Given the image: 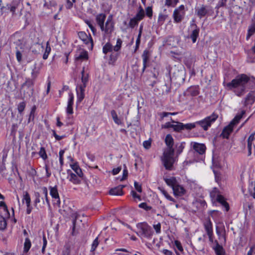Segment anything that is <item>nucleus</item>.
<instances>
[{"instance_id": "nucleus-43", "label": "nucleus", "mask_w": 255, "mask_h": 255, "mask_svg": "<svg viewBox=\"0 0 255 255\" xmlns=\"http://www.w3.org/2000/svg\"><path fill=\"white\" fill-rule=\"evenodd\" d=\"M39 154L40 156L44 160H45L47 158L45 150L43 147L40 148V151H39Z\"/></svg>"}, {"instance_id": "nucleus-31", "label": "nucleus", "mask_w": 255, "mask_h": 255, "mask_svg": "<svg viewBox=\"0 0 255 255\" xmlns=\"http://www.w3.org/2000/svg\"><path fill=\"white\" fill-rule=\"evenodd\" d=\"M255 32V21L249 27L246 39L248 40L250 37Z\"/></svg>"}, {"instance_id": "nucleus-33", "label": "nucleus", "mask_w": 255, "mask_h": 255, "mask_svg": "<svg viewBox=\"0 0 255 255\" xmlns=\"http://www.w3.org/2000/svg\"><path fill=\"white\" fill-rule=\"evenodd\" d=\"M114 49L112 45L109 43H107L103 48V52L104 54H106L107 53L109 52H111Z\"/></svg>"}, {"instance_id": "nucleus-37", "label": "nucleus", "mask_w": 255, "mask_h": 255, "mask_svg": "<svg viewBox=\"0 0 255 255\" xmlns=\"http://www.w3.org/2000/svg\"><path fill=\"white\" fill-rule=\"evenodd\" d=\"M178 2V0H165V5L167 6L174 7Z\"/></svg>"}, {"instance_id": "nucleus-60", "label": "nucleus", "mask_w": 255, "mask_h": 255, "mask_svg": "<svg viewBox=\"0 0 255 255\" xmlns=\"http://www.w3.org/2000/svg\"><path fill=\"white\" fill-rule=\"evenodd\" d=\"M247 255H255V245L251 248Z\"/></svg>"}, {"instance_id": "nucleus-21", "label": "nucleus", "mask_w": 255, "mask_h": 255, "mask_svg": "<svg viewBox=\"0 0 255 255\" xmlns=\"http://www.w3.org/2000/svg\"><path fill=\"white\" fill-rule=\"evenodd\" d=\"M165 142L166 145L167 146V147L166 148H170L171 149H174L173 148V139L170 134H168L166 136Z\"/></svg>"}, {"instance_id": "nucleus-25", "label": "nucleus", "mask_w": 255, "mask_h": 255, "mask_svg": "<svg viewBox=\"0 0 255 255\" xmlns=\"http://www.w3.org/2000/svg\"><path fill=\"white\" fill-rule=\"evenodd\" d=\"M35 80L30 79V78H27L26 79L25 82L23 83L22 85V88H24L25 87H27L28 88H30V90L31 91H33L32 86L34 85Z\"/></svg>"}, {"instance_id": "nucleus-28", "label": "nucleus", "mask_w": 255, "mask_h": 255, "mask_svg": "<svg viewBox=\"0 0 255 255\" xmlns=\"http://www.w3.org/2000/svg\"><path fill=\"white\" fill-rule=\"evenodd\" d=\"M172 122L173 123H176V125H173V129L174 131L177 132H180L182 130H183V124L182 123H179L175 122L173 120H172Z\"/></svg>"}, {"instance_id": "nucleus-41", "label": "nucleus", "mask_w": 255, "mask_h": 255, "mask_svg": "<svg viewBox=\"0 0 255 255\" xmlns=\"http://www.w3.org/2000/svg\"><path fill=\"white\" fill-rule=\"evenodd\" d=\"M82 82L84 84V87L85 88L86 87V83L87 82L88 80V75H85L84 73V68H83L82 72Z\"/></svg>"}, {"instance_id": "nucleus-22", "label": "nucleus", "mask_w": 255, "mask_h": 255, "mask_svg": "<svg viewBox=\"0 0 255 255\" xmlns=\"http://www.w3.org/2000/svg\"><path fill=\"white\" fill-rule=\"evenodd\" d=\"M217 200L218 202L220 203L225 208L226 210L228 211L229 210V205L228 203L225 201L223 196L221 195H217Z\"/></svg>"}, {"instance_id": "nucleus-10", "label": "nucleus", "mask_w": 255, "mask_h": 255, "mask_svg": "<svg viewBox=\"0 0 255 255\" xmlns=\"http://www.w3.org/2000/svg\"><path fill=\"white\" fill-rule=\"evenodd\" d=\"M208 12V9L207 6L202 5L201 6L198 7L195 9V14L200 18H201L207 15Z\"/></svg>"}, {"instance_id": "nucleus-45", "label": "nucleus", "mask_w": 255, "mask_h": 255, "mask_svg": "<svg viewBox=\"0 0 255 255\" xmlns=\"http://www.w3.org/2000/svg\"><path fill=\"white\" fill-rule=\"evenodd\" d=\"M122 43V40L120 38H118L117 41L116 45L113 48L114 50L115 51H118L121 47Z\"/></svg>"}, {"instance_id": "nucleus-14", "label": "nucleus", "mask_w": 255, "mask_h": 255, "mask_svg": "<svg viewBox=\"0 0 255 255\" xmlns=\"http://www.w3.org/2000/svg\"><path fill=\"white\" fill-rule=\"evenodd\" d=\"M74 103V95L72 93H69V99L67 107L66 109L67 113L68 114H73V105Z\"/></svg>"}, {"instance_id": "nucleus-20", "label": "nucleus", "mask_w": 255, "mask_h": 255, "mask_svg": "<svg viewBox=\"0 0 255 255\" xmlns=\"http://www.w3.org/2000/svg\"><path fill=\"white\" fill-rule=\"evenodd\" d=\"M214 243L216 245L215 247L214 248V249L217 254V255H222L223 253H225V251L223 248V247L219 245L218 242L217 240L214 241Z\"/></svg>"}, {"instance_id": "nucleus-36", "label": "nucleus", "mask_w": 255, "mask_h": 255, "mask_svg": "<svg viewBox=\"0 0 255 255\" xmlns=\"http://www.w3.org/2000/svg\"><path fill=\"white\" fill-rule=\"evenodd\" d=\"M216 233L219 236V239H220V236H222L223 239V242L225 243L226 242V237H225V232L224 230H220L218 227H216Z\"/></svg>"}, {"instance_id": "nucleus-46", "label": "nucleus", "mask_w": 255, "mask_h": 255, "mask_svg": "<svg viewBox=\"0 0 255 255\" xmlns=\"http://www.w3.org/2000/svg\"><path fill=\"white\" fill-rule=\"evenodd\" d=\"M161 192L167 199L173 201L174 202H175V200L172 197H171L165 190H164V189H162L161 190Z\"/></svg>"}, {"instance_id": "nucleus-52", "label": "nucleus", "mask_w": 255, "mask_h": 255, "mask_svg": "<svg viewBox=\"0 0 255 255\" xmlns=\"http://www.w3.org/2000/svg\"><path fill=\"white\" fill-rule=\"evenodd\" d=\"M139 207L146 211H149L151 209V207L148 206L146 203H142L140 204L139 205Z\"/></svg>"}, {"instance_id": "nucleus-53", "label": "nucleus", "mask_w": 255, "mask_h": 255, "mask_svg": "<svg viewBox=\"0 0 255 255\" xmlns=\"http://www.w3.org/2000/svg\"><path fill=\"white\" fill-rule=\"evenodd\" d=\"M78 219V217H76L75 219L73 221V228H72V235L73 236H75L76 234L75 231V229L76 228V223H77V221Z\"/></svg>"}, {"instance_id": "nucleus-48", "label": "nucleus", "mask_w": 255, "mask_h": 255, "mask_svg": "<svg viewBox=\"0 0 255 255\" xmlns=\"http://www.w3.org/2000/svg\"><path fill=\"white\" fill-rule=\"evenodd\" d=\"M99 245V242H98V238L97 237L94 241H93V243L92 245V248H91V251L94 252L96 249L97 248V246Z\"/></svg>"}, {"instance_id": "nucleus-1", "label": "nucleus", "mask_w": 255, "mask_h": 255, "mask_svg": "<svg viewBox=\"0 0 255 255\" xmlns=\"http://www.w3.org/2000/svg\"><path fill=\"white\" fill-rule=\"evenodd\" d=\"M249 78L245 75H239L232 80L231 82L226 85L230 90L234 89V92L238 96H241L244 94L246 88V84L248 82Z\"/></svg>"}, {"instance_id": "nucleus-23", "label": "nucleus", "mask_w": 255, "mask_h": 255, "mask_svg": "<svg viewBox=\"0 0 255 255\" xmlns=\"http://www.w3.org/2000/svg\"><path fill=\"white\" fill-rule=\"evenodd\" d=\"M110 194L112 195H122L123 194L122 187L117 186L110 190L109 192Z\"/></svg>"}, {"instance_id": "nucleus-29", "label": "nucleus", "mask_w": 255, "mask_h": 255, "mask_svg": "<svg viewBox=\"0 0 255 255\" xmlns=\"http://www.w3.org/2000/svg\"><path fill=\"white\" fill-rule=\"evenodd\" d=\"M72 169L75 171L76 174L79 177H82L83 175L82 171L81 168L77 164L71 165Z\"/></svg>"}, {"instance_id": "nucleus-64", "label": "nucleus", "mask_w": 255, "mask_h": 255, "mask_svg": "<svg viewBox=\"0 0 255 255\" xmlns=\"http://www.w3.org/2000/svg\"><path fill=\"white\" fill-rule=\"evenodd\" d=\"M131 195L134 199H138L139 200H140V197L134 191H131Z\"/></svg>"}, {"instance_id": "nucleus-24", "label": "nucleus", "mask_w": 255, "mask_h": 255, "mask_svg": "<svg viewBox=\"0 0 255 255\" xmlns=\"http://www.w3.org/2000/svg\"><path fill=\"white\" fill-rule=\"evenodd\" d=\"M204 227L207 234H211V233H213L212 224L210 219L207 220V221L204 223Z\"/></svg>"}, {"instance_id": "nucleus-13", "label": "nucleus", "mask_w": 255, "mask_h": 255, "mask_svg": "<svg viewBox=\"0 0 255 255\" xmlns=\"http://www.w3.org/2000/svg\"><path fill=\"white\" fill-rule=\"evenodd\" d=\"M68 179L69 181L75 184H79L82 177L78 176L76 174L72 173L71 171H68Z\"/></svg>"}, {"instance_id": "nucleus-18", "label": "nucleus", "mask_w": 255, "mask_h": 255, "mask_svg": "<svg viewBox=\"0 0 255 255\" xmlns=\"http://www.w3.org/2000/svg\"><path fill=\"white\" fill-rule=\"evenodd\" d=\"M174 192V193L175 195L177 196H181L185 193V189L184 188L179 185L177 183L172 189Z\"/></svg>"}, {"instance_id": "nucleus-54", "label": "nucleus", "mask_w": 255, "mask_h": 255, "mask_svg": "<svg viewBox=\"0 0 255 255\" xmlns=\"http://www.w3.org/2000/svg\"><path fill=\"white\" fill-rule=\"evenodd\" d=\"M143 146L145 149H149L151 146V140H145L143 142Z\"/></svg>"}, {"instance_id": "nucleus-32", "label": "nucleus", "mask_w": 255, "mask_h": 255, "mask_svg": "<svg viewBox=\"0 0 255 255\" xmlns=\"http://www.w3.org/2000/svg\"><path fill=\"white\" fill-rule=\"evenodd\" d=\"M31 246V244L30 240L26 238L25 239V242L24 243V248H23V252L24 253H27L28 251L29 250L30 247Z\"/></svg>"}, {"instance_id": "nucleus-27", "label": "nucleus", "mask_w": 255, "mask_h": 255, "mask_svg": "<svg viewBox=\"0 0 255 255\" xmlns=\"http://www.w3.org/2000/svg\"><path fill=\"white\" fill-rule=\"evenodd\" d=\"M111 115L112 117V118L114 121V122L118 125H120L122 124V120L118 118V115L115 110H112L111 111Z\"/></svg>"}, {"instance_id": "nucleus-34", "label": "nucleus", "mask_w": 255, "mask_h": 255, "mask_svg": "<svg viewBox=\"0 0 255 255\" xmlns=\"http://www.w3.org/2000/svg\"><path fill=\"white\" fill-rule=\"evenodd\" d=\"M199 28H196L192 31L190 37L192 39L193 43H195L196 42L197 38L199 35Z\"/></svg>"}, {"instance_id": "nucleus-57", "label": "nucleus", "mask_w": 255, "mask_h": 255, "mask_svg": "<svg viewBox=\"0 0 255 255\" xmlns=\"http://www.w3.org/2000/svg\"><path fill=\"white\" fill-rule=\"evenodd\" d=\"M134 185L135 189L137 190V192L140 193L142 192V188L140 184H139L137 182H134Z\"/></svg>"}, {"instance_id": "nucleus-56", "label": "nucleus", "mask_w": 255, "mask_h": 255, "mask_svg": "<svg viewBox=\"0 0 255 255\" xmlns=\"http://www.w3.org/2000/svg\"><path fill=\"white\" fill-rule=\"evenodd\" d=\"M86 23L89 26V28L91 29L93 34H95L96 32V29L95 27L91 24V23L89 21H86Z\"/></svg>"}, {"instance_id": "nucleus-50", "label": "nucleus", "mask_w": 255, "mask_h": 255, "mask_svg": "<svg viewBox=\"0 0 255 255\" xmlns=\"http://www.w3.org/2000/svg\"><path fill=\"white\" fill-rule=\"evenodd\" d=\"M138 21L137 19H136L134 17L131 18L129 22V26L132 28L134 27L137 24Z\"/></svg>"}, {"instance_id": "nucleus-63", "label": "nucleus", "mask_w": 255, "mask_h": 255, "mask_svg": "<svg viewBox=\"0 0 255 255\" xmlns=\"http://www.w3.org/2000/svg\"><path fill=\"white\" fill-rule=\"evenodd\" d=\"M75 1V0H72V2H71L70 0H67L66 7L68 9L71 8L73 6V3Z\"/></svg>"}, {"instance_id": "nucleus-12", "label": "nucleus", "mask_w": 255, "mask_h": 255, "mask_svg": "<svg viewBox=\"0 0 255 255\" xmlns=\"http://www.w3.org/2000/svg\"><path fill=\"white\" fill-rule=\"evenodd\" d=\"M29 68L31 70L30 79L35 80L39 73V69L37 68L35 63L30 64Z\"/></svg>"}, {"instance_id": "nucleus-16", "label": "nucleus", "mask_w": 255, "mask_h": 255, "mask_svg": "<svg viewBox=\"0 0 255 255\" xmlns=\"http://www.w3.org/2000/svg\"><path fill=\"white\" fill-rule=\"evenodd\" d=\"M106 18V15L105 13H102L97 14L96 16V21L100 28L103 27Z\"/></svg>"}, {"instance_id": "nucleus-11", "label": "nucleus", "mask_w": 255, "mask_h": 255, "mask_svg": "<svg viewBox=\"0 0 255 255\" xmlns=\"http://www.w3.org/2000/svg\"><path fill=\"white\" fill-rule=\"evenodd\" d=\"M14 43L17 46L16 48L18 47L23 52L25 48V41L23 38L14 36Z\"/></svg>"}, {"instance_id": "nucleus-17", "label": "nucleus", "mask_w": 255, "mask_h": 255, "mask_svg": "<svg viewBox=\"0 0 255 255\" xmlns=\"http://www.w3.org/2000/svg\"><path fill=\"white\" fill-rule=\"evenodd\" d=\"M142 58L143 59V68L142 73L144 72L146 67V64L148 62L149 59V53L147 50H144L142 54Z\"/></svg>"}, {"instance_id": "nucleus-44", "label": "nucleus", "mask_w": 255, "mask_h": 255, "mask_svg": "<svg viewBox=\"0 0 255 255\" xmlns=\"http://www.w3.org/2000/svg\"><path fill=\"white\" fill-rule=\"evenodd\" d=\"M25 103L24 102L20 103L17 106V110L20 114H21L25 108Z\"/></svg>"}, {"instance_id": "nucleus-47", "label": "nucleus", "mask_w": 255, "mask_h": 255, "mask_svg": "<svg viewBox=\"0 0 255 255\" xmlns=\"http://www.w3.org/2000/svg\"><path fill=\"white\" fill-rule=\"evenodd\" d=\"M23 200L25 201L27 205H30L31 200L29 195L27 192H25L23 196Z\"/></svg>"}, {"instance_id": "nucleus-58", "label": "nucleus", "mask_w": 255, "mask_h": 255, "mask_svg": "<svg viewBox=\"0 0 255 255\" xmlns=\"http://www.w3.org/2000/svg\"><path fill=\"white\" fill-rule=\"evenodd\" d=\"M16 59L18 62H21L22 60V54L20 51L17 50L16 52Z\"/></svg>"}, {"instance_id": "nucleus-30", "label": "nucleus", "mask_w": 255, "mask_h": 255, "mask_svg": "<svg viewBox=\"0 0 255 255\" xmlns=\"http://www.w3.org/2000/svg\"><path fill=\"white\" fill-rule=\"evenodd\" d=\"M165 181L166 184L171 186L172 189L177 184V181L175 177H171L170 178L165 179Z\"/></svg>"}, {"instance_id": "nucleus-55", "label": "nucleus", "mask_w": 255, "mask_h": 255, "mask_svg": "<svg viewBox=\"0 0 255 255\" xmlns=\"http://www.w3.org/2000/svg\"><path fill=\"white\" fill-rule=\"evenodd\" d=\"M146 14L147 16L150 17L152 15V10L151 7L148 6L147 7L146 9Z\"/></svg>"}, {"instance_id": "nucleus-26", "label": "nucleus", "mask_w": 255, "mask_h": 255, "mask_svg": "<svg viewBox=\"0 0 255 255\" xmlns=\"http://www.w3.org/2000/svg\"><path fill=\"white\" fill-rule=\"evenodd\" d=\"M255 139L254 133L252 134L248 139V148L249 155L252 154V141Z\"/></svg>"}, {"instance_id": "nucleus-39", "label": "nucleus", "mask_w": 255, "mask_h": 255, "mask_svg": "<svg viewBox=\"0 0 255 255\" xmlns=\"http://www.w3.org/2000/svg\"><path fill=\"white\" fill-rule=\"evenodd\" d=\"M88 58V53L86 51H82L79 56L76 57V60H86Z\"/></svg>"}, {"instance_id": "nucleus-38", "label": "nucleus", "mask_w": 255, "mask_h": 255, "mask_svg": "<svg viewBox=\"0 0 255 255\" xmlns=\"http://www.w3.org/2000/svg\"><path fill=\"white\" fill-rule=\"evenodd\" d=\"M6 222L4 218L0 215V230H3L6 227Z\"/></svg>"}, {"instance_id": "nucleus-3", "label": "nucleus", "mask_w": 255, "mask_h": 255, "mask_svg": "<svg viewBox=\"0 0 255 255\" xmlns=\"http://www.w3.org/2000/svg\"><path fill=\"white\" fill-rule=\"evenodd\" d=\"M244 113L245 112L243 111L241 114L237 115L230 122L229 125L225 127L221 134L223 137L228 138L230 134L233 131L234 126L239 123V121L242 119L243 115L244 114Z\"/></svg>"}, {"instance_id": "nucleus-40", "label": "nucleus", "mask_w": 255, "mask_h": 255, "mask_svg": "<svg viewBox=\"0 0 255 255\" xmlns=\"http://www.w3.org/2000/svg\"><path fill=\"white\" fill-rule=\"evenodd\" d=\"M144 16V10L141 8L140 10L138 12V13L136 14L134 18L137 19L138 21L141 20Z\"/></svg>"}, {"instance_id": "nucleus-2", "label": "nucleus", "mask_w": 255, "mask_h": 255, "mask_svg": "<svg viewBox=\"0 0 255 255\" xmlns=\"http://www.w3.org/2000/svg\"><path fill=\"white\" fill-rule=\"evenodd\" d=\"M174 150L166 148L161 157V161L165 169L168 170L173 169V164L175 161L174 158Z\"/></svg>"}, {"instance_id": "nucleus-5", "label": "nucleus", "mask_w": 255, "mask_h": 255, "mask_svg": "<svg viewBox=\"0 0 255 255\" xmlns=\"http://www.w3.org/2000/svg\"><path fill=\"white\" fill-rule=\"evenodd\" d=\"M218 117V115L213 114L212 115L207 117L202 120L196 122V125L202 127L204 130H207L208 128L211 127L212 124L217 120Z\"/></svg>"}, {"instance_id": "nucleus-7", "label": "nucleus", "mask_w": 255, "mask_h": 255, "mask_svg": "<svg viewBox=\"0 0 255 255\" xmlns=\"http://www.w3.org/2000/svg\"><path fill=\"white\" fill-rule=\"evenodd\" d=\"M184 9V5H181L174 10L173 16L175 22H179L182 20L185 14Z\"/></svg>"}, {"instance_id": "nucleus-19", "label": "nucleus", "mask_w": 255, "mask_h": 255, "mask_svg": "<svg viewBox=\"0 0 255 255\" xmlns=\"http://www.w3.org/2000/svg\"><path fill=\"white\" fill-rule=\"evenodd\" d=\"M80 92L78 91H77V104H79L83 100L85 97L84 95V87H82L80 86L79 87Z\"/></svg>"}, {"instance_id": "nucleus-9", "label": "nucleus", "mask_w": 255, "mask_h": 255, "mask_svg": "<svg viewBox=\"0 0 255 255\" xmlns=\"http://www.w3.org/2000/svg\"><path fill=\"white\" fill-rule=\"evenodd\" d=\"M79 38L86 44H90L91 48L93 45V40L91 36L89 37L87 34L83 31H81L78 33Z\"/></svg>"}, {"instance_id": "nucleus-59", "label": "nucleus", "mask_w": 255, "mask_h": 255, "mask_svg": "<svg viewBox=\"0 0 255 255\" xmlns=\"http://www.w3.org/2000/svg\"><path fill=\"white\" fill-rule=\"evenodd\" d=\"M35 197V200L34 201L35 204H37L38 203L40 202V194L38 192H35L34 194Z\"/></svg>"}, {"instance_id": "nucleus-6", "label": "nucleus", "mask_w": 255, "mask_h": 255, "mask_svg": "<svg viewBox=\"0 0 255 255\" xmlns=\"http://www.w3.org/2000/svg\"><path fill=\"white\" fill-rule=\"evenodd\" d=\"M114 22L112 19V16H109L107 21L100 28L101 31L104 32L105 34H111L114 29Z\"/></svg>"}, {"instance_id": "nucleus-15", "label": "nucleus", "mask_w": 255, "mask_h": 255, "mask_svg": "<svg viewBox=\"0 0 255 255\" xmlns=\"http://www.w3.org/2000/svg\"><path fill=\"white\" fill-rule=\"evenodd\" d=\"M193 149L200 154H203L205 152L206 146L205 144L195 142L193 145Z\"/></svg>"}, {"instance_id": "nucleus-61", "label": "nucleus", "mask_w": 255, "mask_h": 255, "mask_svg": "<svg viewBox=\"0 0 255 255\" xmlns=\"http://www.w3.org/2000/svg\"><path fill=\"white\" fill-rule=\"evenodd\" d=\"M160 228L161 225L159 223L156 225H153V228L154 229L157 233H159L160 232Z\"/></svg>"}, {"instance_id": "nucleus-62", "label": "nucleus", "mask_w": 255, "mask_h": 255, "mask_svg": "<svg viewBox=\"0 0 255 255\" xmlns=\"http://www.w3.org/2000/svg\"><path fill=\"white\" fill-rule=\"evenodd\" d=\"M175 245L180 251H183V249L180 242L175 241Z\"/></svg>"}, {"instance_id": "nucleus-35", "label": "nucleus", "mask_w": 255, "mask_h": 255, "mask_svg": "<svg viewBox=\"0 0 255 255\" xmlns=\"http://www.w3.org/2000/svg\"><path fill=\"white\" fill-rule=\"evenodd\" d=\"M187 93L192 96H196L198 95L199 92L195 87H190L187 90Z\"/></svg>"}, {"instance_id": "nucleus-4", "label": "nucleus", "mask_w": 255, "mask_h": 255, "mask_svg": "<svg viewBox=\"0 0 255 255\" xmlns=\"http://www.w3.org/2000/svg\"><path fill=\"white\" fill-rule=\"evenodd\" d=\"M137 234L141 237L150 238L153 233L152 228L146 223H140L137 225Z\"/></svg>"}, {"instance_id": "nucleus-42", "label": "nucleus", "mask_w": 255, "mask_h": 255, "mask_svg": "<svg viewBox=\"0 0 255 255\" xmlns=\"http://www.w3.org/2000/svg\"><path fill=\"white\" fill-rule=\"evenodd\" d=\"M196 123H189L187 124H183V129H186L187 130H190L192 128H194L196 127Z\"/></svg>"}, {"instance_id": "nucleus-51", "label": "nucleus", "mask_w": 255, "mask_h": 255, "mask_svg": "<svg viewBox=\"0 0 255 255\" xmlns=\"http://www.w3.org/2000/svg\"><path fill=\"white\" fill-rule=\"evenodd\" d=\"M167 16L166 15L160 14L158 17V22L160 24H162L165 21Z\"/></svg>"}, {"instance_id": "nucleus-8", "label": "nucleus", "mask_w": 255, "mask_h": 255, "mask_svg": "<svg viewBox=\"0 0 255 255\" xmlns=\"http://www.w3.org/2000/svg\"><path fill=\"white\" fill-rule=\"evenodd\" d=\"M49 188L50 194L52 196V197L54 199V204L58 206H59L60 204V200L56 186L50 187Z\"/></svg>"}, {"instance_id": "nucleus-49", "label": "nucleus", "mask_w": 255, "mask_h": 255, "mask_svg": "<svg viewBox=\"0 0 255 255\" xmlns=\"http://www.w3.org/2000/svg\"><path fill=\"white\" fill-rule=\"evenodd\" d=\"M42 191H43V194H44V196H45V200H46V203L47 204L49 205H50V203H49V201L48 199V197H47V195H48V191H47V189L46 188V187H44L42 188Z\"/></svg>"}]
</instances>
